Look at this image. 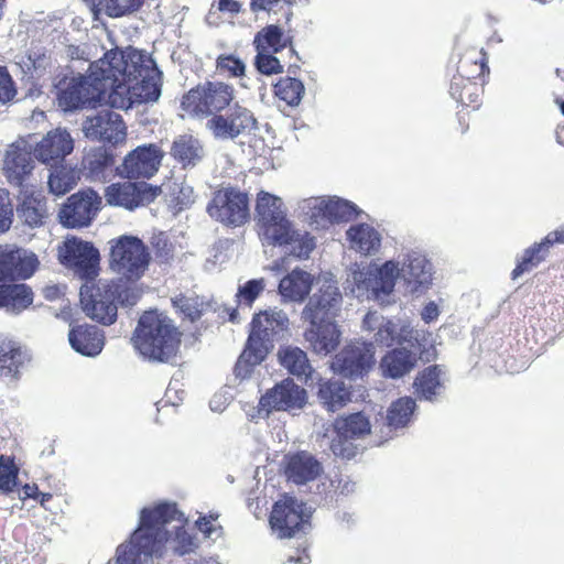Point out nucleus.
<instances>
[{
  "label": "nucleus",
  "instance_id": "e2e57ef3",
  "mask_svg": "<svg viewBox=\"0 0 564 564\" xmlns=\"http://www.w3.org/2000/svg\"><path fill=\"white\" fill-rule=\"evenodd\" d=\"M152 245L155 249L156 257L162 261H169L173 258L174 247L165 234L160 232L153 237Z\"/></svg>",
  "mask_w": 564,
  "mask_h": 564
},
{
  "label": "nucleus",
  "instance_id": "3c124183",
  "mask_svg": "<svg viewBox=\"0 0 564 564\" xmlns=\"http://www.w3.org/2000/svg\"><path fill=\"white\" fill-rule=\"evenodd\" d=\"M83 164L91 180L100 181L104 178L105 171L113 164V158L105 150H98L89 153Z\"/></svg>",
  "mask_w": 564,
  "mask_h": 564
},
{
  "label": "nucleus",
  "instance_id": "8fccbe9b",
  "mask_svg": "<svg viewBox=\"0 0 564 564\" xmlns=\"http://www.w3.org/2000/svg\"><path fill=\"white\" fill-rule=\"evenodd\" d=\"M449 93L454 99L463 105L476 106L479 102V87L471 83L469 77L467 79L463 76L455 77L451 84Z\"/></svg>",
  "mask_w": 564,
  "mask_h": 564
},
{
  "label": "nucleus",
  "instance_id": "bb28decb",
  "mask_svg": "<svg viewBox=\"0 0 564 564\" xmlns=\"http://www.w3.org/2000/svg\"><path fill=\"white\" fill-rule=\"evenodd\" d=\"M310 326L304 332L305 341L313 352L327 356L333 352L340 343L341 332L336 321L330 319H304Z\"/></svg>",
  "mask_w": 564,
  "mask_h": 564
},
{
  "label": "nucleus",
  "instance_id": "6e6d98bb",
  "mask_svg": "<svg viewBox=\"0 0 564 564\" xmlns=\"http://www.w3.org/2000/svg\"><path fill=\"white\" fill-rule=\"evenodd\" d=\"M144 0H99L109 17L118 18L137 11Z\"/></svg>",
  "mask_w": 564,
  "mask_h": 564
},
{
  "label": "nucleus",
  "instance_id": "c756f323",
  "mask_svg": "<svg viewBox=\"0 0 564 564\" xmlns=\"http://www.w3.org/2000/svg\"><path fill=\"white\" fill-rule=\"evenodd\" d=\"M323 473L322 464L310 453L299 452L286 456L284 474L289 481L305 485Z\"/></svg>",
  "mask_w": 564,
  "mask_h": 564
},
{
  "label": "nucleus",
  "instance_id": "a18cd8bd",
  "mask_svg": "<svg viewBox=\"0 0 564 564\" xmlns=\"http://www.w3.org/2000/svg\"><path fill=\"white\" fill-rule=\"evenodd\" d=\"M289 231L291 237H288L286 241L283 242H268L269 245L285 247V253L293 256L296 259L308 258L312 250L315 248L314 238L307 234L301 235L294 230L292 224L289 225Z\"/></svg>",
  "mask_w": 564,
  "mask_h": 564
},
{
  "label": "nucleus",
  "instance_id": "a19ab883",
  "mask_svg": "<svg viewBox=\"0 0 564 564\" xmlns=\"http://www.w3.org/2000/svg\"><path fill=\"white\" fill-rule=\"evenodd\" d=\"M28 360V354L15 344H0V375L17 378Z\"/></svg>",
  "mask_w": 564,
  "mask_h": 564
},
{
  "label": "nucleus",
  "instance_id": "58836bf2",
  "mask_svg": "<svg viewBox=\"0 0 564 564\" xmlns=\"http://www.w3.org/2000/svg\"><path fill=\"white\" fill-rule=\"evenodd\" d=\"M318 399L327 411L335 412L350 401V391L343 381L328 380L319 386Z\"/></svg>",
  "mask_w": 564,
  "mask_h": 564
},
{
  "label": "nucleus",
  "instance_id": "bf43d9fd",
  "mask_svg": "<svg viewBox=\"0 0 564 564\" xmlns=\"http://www.w3.org/2000/svg\"><path fill=\"white\" fill-rule=\"evenodd\" d=\"M274 54L275 53L272 52L257 51L254 65L259 73L264 75H273L283 72V66L281 65L279 58L274 56Z\"/></svg>",
  "mask_w": 564,
  "mask_h": 564
},
{
  "label": "nucleus",
  "instance_id": "a211bd4d",
  "mask_svg": "<svg viewBox=\"0 0 564 564\" xmlns=\"http://www.w3.org/2000/svg\"><path fill=\"white\" fill-rule=\"evenodd\" d=\"M373 365V345L370 343H351L334 357L330 367L336 373L357 379L367 375Z\"/></svg>",
  "mask_w": 564,
  "mask_h": 564
},
{
  "label": "nucleus",
  "instance_id": "0eeeda50",
  "mask_svg": "<svg viewBox=\"0 0 564 564\" xmlns=\"http://www.w3.org/2000/svg\"><path fill=\"white\" fill-rule=\"evenodd\" d=\"M401 278L399 262L393 260L386 261L379 267H369L360 269L355 264L348 274L347 283L351 285V292L356 296H362L367 293L380 302H384V297L389 296L395 286V281Z\"/></svg>",
  "mask_w": 564,
  "mask_h": 564
},
{
  "label": "nucleus",
  "instance_id": "4be33fe9",
  "mask_svg": "<svg viewBox=\"0 0 564 564\" xmlns=\"http://www.w3.org/2000/svg\"><path fill=\"white\" fill-rule=\"evenodd\" d=\"M305 402L306 391L293 380L285 379L261 397L258 412L262 416H268L273 410L301 409Z\"/></svg>",
  "mask_w": 564,
  "mask_h": 564
},
{
  "label": "nucleus",
  "instance_id": "37998d69",
  "mask_svg": "<svg viewBox=\"0 0 564 564\" xmlns=\"http://www.w3.org/2000/svg\"><path fill=\"white\" fill-rule=\"evenodd\" d=\"M415 408V401L409 397H403L392 402L387 411L388 427L390 430L405 427L411 421Z\"/></svg>",
  "mask_w": 564,
  "mask_h": 564
},
{
  "label": "nucleus",
  "instance_id": "0e129e2a",
  "mask_svg": "<svg viewBox=\"0 0 564 564\" xmlns=\"http://www.w3.org/2000/svg\"><path fill=\"white\" fill-rule=\"evenodd\" d=\"M17 90L6 67L0 66V102L6 104L14 98Z\"/></svg>",
  "mask_w": 564,
  "mask_h": 564
},
{
  "label": "nucleus",
  "instance_id": "69168bd1",
  "mask_svg": "<svg viewBox=\"0 0 564 564\" xmlns=\"http://www.w3.org/2000/svg\"><path fill=\"white\" fill-rule=\"evenodd\" d=\"M218 518V514H209L199 517L196 521V525L199 531L204 533L206 538L215 539L218 532V528L214 524V521Z\"/></svg>",
  "mask_w": 564,
  "mask_h": 564
},
{
  "label": "nucleus",
  "instance_id": "13d9d810",
  "mask_svg": "<svg viewBox=\"0 0 564 564\" xmlns=\"http://www.w3.org/2000/svg\"><path fill=\"white\" fill-rule=\"evenodd\" d=\"M173 304L192 322L198 319L204 310V302L197 296L180 295L173 299Z\"/></svg>",
  "mask_w": 564,
  "mask_h": 564
},
{
  "label": "nucleus",
  "instance_id": "b1692460",
  "mask_svg": "<svg viewBox=\"0 0 564 564\" xmlns=\"http://www.w3.org/2000/svg\"><path fill=\"white\" fill-rule=\"evenodd\" d=\"M32 152V147L24 140L13 142L4 150L2 172L11 185L22 187L31 175L34 170Z\"/></svg>",
  "mask_w": 564,
  "mask_h": 564
},
{
  "label": "nucleus",
  "instance_id": "f704fd0d",
  "mask_svg": "<svg viewBox=\"0 0 564 564\" xmlns=\"http://www.w3.org/2000/svg\"><path fill=\"white\" fill-rule=\"evenodd\" d=\"M171 154L183 167H189L197 165L204 159L205 150L198 138L182 134L173 141Z\"/></svg>",
  "mask_w": 564,
  "mask_h": 564
},
{
  "label": "nucleus",
  "instance_id": "cd10ccee",
  "mask_svg": "<svg viewBox=\"0 0 564 564\" xmlns=\"http://www.w3.org/2000/svg\"><path fill=\"white\" fill-rule=\"evenodd\" d=\"M156 195L145 183H118L106 188L105 198L111 206L123 207L132 210L149 203Z\"/></svg>",
  "mask_w": 564,
  "mask_h": 564
},
{
  "label": "nucleus",
  "instance_id": "603ef678",
  "mask_svg": "<svg viewBox=\"0 0 564 564\" xmlns=\"http://www.w3.org/2000/svg\"><path fill=\"white\" fill-rule=\"evenodd\" d=\"M171 200L180 206V209L189 207L195 202V193L193 186L185 181L175 180L170 185Z\"/></svg>",
  "mask_w": 564,
  "mask_h": 564
},
{
  "label": "nucleus",
  "instance_id": "dca6fc26",
  "mask_svg": "<svg viewBox=\"0 0 564 564\" xmlns=\"http://www.w3.org/2000/svg\"><path fill=\"white\" fill-rule=\"evenodd\" d=\"M63 264L74 270L82 279L93 280L99 271V251L90 243L77 238L66 239L59 247Z\"/></svg>",
  "mask_w": 564,
  "mask_h": 564
},
{
  "label": "nucleus",
  "instance_id": "c9c22d12",
  "mask_svg": "<svg viewBox=\"0 0 564 564\" xmlns=\"http://www.w3.org/2000/svg\"><path fill=\"white\" fill-rule=\"evenodd\" d=\"M278 357L282 367L290 373L307 382L312 379L313 368L308 361L307 355L299 347H283L279 350Z\"/></svg>",
  "mask_w": 564,
  "mask_h": 564
},
{
  "label": "nucleus",
  "instance_id": "39448f33",
  "mask_svg": "<svg viewBox=\"0 0 564 564\" xmlns=\"http://www.w3.org/2000/svg\"><path fill=\"white\" fill-rule=\"evenodd\" d=\"M109 269L121 281L137 282L148 271L151 254L144 242L130 235H122L109 242Z\"/></svg>",
  "mask_w": 564,
  "mask_h": 564
},
{
  "label": "nucleus",
  "instance_id": "79ce46f5",
  "mask_svg": "<svg viewBox=\"0 0 564 564\" xmlns=\"http://www.w3.org/2000/svg\"><path fill=\"white\" fill-rule=\"evenodd\" d=\"M48 175L47 186L50 193L55 196H63L72 191L79 180L76 170L66 165H54Z\"/></svg>",
  "mask_w": 564,
  "mask_h": 564
},
{
  "label": "nucleus",
  "instance_id": "5fc2aeb1",
  "mask_svg": "<svg viewBox=\"0 0 564 564\" xmlns=\"http://www.w3.org/2000/svg\"><path fill=\"white\" fill-rule=\"evenodd\" d=\"M18 467L9 456L0 455V491H12L17 486Z\"/></svg>",
  "mask_w": 564,
  "mask_h": 564
},
{
  "label": "nucleus",
  "instance_id": "680f3d73",
  "mask_svg": "<svg viewBox=\"0 0 564 564\" xmlns=\"http://www.w3.org/2000/svg\"><path fill=\"white\" fill-rule=\"evenodd\" d=\"M13 217V208L10 194L7 189L0 188V234L10 229Z\"/></svg>",
  "mask_w": 564,
  "mask_h": 564
},
{
  "label": "nucleus",
  "instance_id": "4c0bfd02",
  "mask_svg": "<svg viewBox=\"0 0 564 564\" xmlns=\"http://www.w3.org/2000/svg\"><path fill=\"white\" fill-rule=\"evenodd\" d=\"M33 303V292L25 284L2 285L0 308L10 314H20Z\"/></svg>",
  "mask_w": 564,
  "mask_h": 564
},
{
  "label": "nucleus",
  "instance_id": "2eb2a0df",
  "mask_svg": "<svg viewBox=\"0 0 564 564\" xmlns=\"http://www.w3.org/2000/svg\"><path fill=\"white\" fill-rule=\"evenodd\" d=\"M364 328L373 333L376 343L382 346H391L393 343L403 345L409 343L411 347L419 344V332L414 330L409 323L397 319L392 321L378 314L369 312L362 322Z\"/></svg>",
  "mask_w": 564,
  "mask_h": 564
},
{
  "label": "nucleus",
  "instance_id": "393cba45",
  "mask_svg": "<svg viewBox=\"0 0 564 564\" xmlns=\"http://www.w3.org/2000/svg\"><path fill=\"white\" fill-rule=\"evenodd\" d=\"M37 267L34 252L15 246L0 247V280L29 279Z\"/></svg>",
  "mask_w": 564,
  "mask_h": 564
},
{
  "label": "nucleus",
  "instance_id": "774afa93",
  "mask_svg": "<svg viewBox=\"0 0 564 564\" xmlns=\"http://www.w3.org/2000/svg\"><path fill=\"white\" fill-rule=\"evenodd\" d=\"M64 286L58 284H48L43 288L42 292L46 300L54 301L64 294Z\"/></svg>",
  "mask_w": 564,
  "mask_h": 564
},
{
  "label": "nucleus",
  "instance_id": "052dcab7",
  "mask_svg": "<svg viewBox=\"0 0 564 564\" xmlns=\"http://www.w3.org/2000/svg\"><path fill=\"white\" fill-rule=\"evenodd\" d=\"M216 68L220 74L240 77L245 75V63L235 55H220L216 61Z\"/></svg>",
  "mask_w": 564,
  "mask_h": 564
},
{
  "label": "nucleus",
  "instance_id": "f257e3e1",
  "mask_svg": "<svg viewBox=\"0 0 564 564\" xmlns=\"http://www.w3.org/2000/svg\"><path fill=\"white\" fill-rule=\"evenodd\" d=\"M184 514L175 503L161 502L140 511L139 525L130 540L121 543L107 564H153L154 558L170 553L194 552L197 539L187 532Z\"/></svg>",
  "mask_w": 564,
  "mask_h": 564
},
{
  "label": "nucleus",
  "instance_id": "ddd939ff",
  "mask_svg": "<svg viewBox=\"0 0 564 564\" xmlns=\"http://www.w3.org/2000/svg\"><path fill=\"white\" fill-rule=\"evenodd\" d=\"M316 284L317 291L303 308L302 318L336 321L341 310L343 296L335 276L324 272L318 275Z\"/></svg>",
  "mask_w": 564,
  "mask_h": 564
},
{
  "label": "nucleus",
  "instance_id": "de8ad7c7",
  "mask_svg": "<svg viewBox=\"0 0 564 564\" xmlns=\"http://www.w3.org/2000/svg\"><path fill=\"white\" fill-rule=\"evenodd\" d=\"M267 354V348H259L254 344L247 341V346L235 366L236 377L241 380L250 378L253 368L265 358Z\"/></svg>",
  "mask_w": 564,
  "mask_h": 564
},
{
  "label": "nucleus",
  "instance_id": "9b49d317",
  "mask_svg": "<svg viewBox=\"0 0 564 564\" xmlns=\"http://www.w3.org/2000/svg\"><path fill=\"white\" fill-rule=\"evenodd\" d=\"M258 121L253 112L239 102L227 112L213 116L206 122V130L218 141H235L251 134L257 129Z\"/></svg>",
  "mask_w": 564,
  "mask_h": 564
},
{
  "label": "nucleus",
  "instance_id": "ea45409f",
  "mask_svg": "<svg viewBox=\"0 0 564 564\" xmlns=\"http://www.w3.org/2000/svg\"><path fill=\"white\" fill-rule=\"evenodd\" d=\"M415 392L421 399L433 401L444 390V379L440 366L423 370L414 381Z\"/></svg>",
  "mask_w": 564,
  "mask_h": 564
},
{
  "label": "nucleus",
  "instance_id": "4d7b16f0",
  "mask_svg": "<svg viewBox=\"0 0 564 564\" xmlns=\"http://www.w3.org/2000/svg\"><path fill=\"white\" fill-rule=\"evenodd\" d=\"M264 279H252L238 288L237 299L240 305L250 307L256 299L264 291Z\"/></svg>",
  "mask_w": 564,
  "mask_h": 564
},
{
  "label": "nucleus",
  "instance_id": "7ed1b4c3",
  "mask_svg": "<svg viewBox=\"0 0 564 564\" xmlns=\"http://www.w3.org/2000/svg\"><path fill=\"white\" fill-rule=\"evenodd\" d=\"M134 348L150 361L173 362L181 345V333L163 313L145 312L132 338Z\"/></svg>",
  "mask_w": 564,
  "mask_h": 564
},
{
  "label": "nucleus",
  "instance_id": "f03ea898",
  "mask_svg": "<svg viewBox=\"0 0 564 564\" xmlns=\"http://www.w3.org/2000/svg\"><path fill=\"white\" fill-rule=\"evenodd\" d=\"M121 58V65L111 63L108 102L112 108L127 110L134 104L154 102L161 96V72L151 56L135 48L110 50ZM111 62H113L111 59Z\"/></svg>",
  "mask_w": 564,
  "mask_h": 564
},
{
  "label": "nucleus",
  "instance_id": "49530a36",
  "mask_svg": "<svg viewBox=\"0 0 564 564\" xmlns=\"http://www.w3.org/2000/svg\"><path fill=\"white\" fill-rule=\"evenodd\" d=\"M256 51L278 53L286 46L283 30L274 24L261 29L253 39Z\"/></svg>",
  "mask_w": 564,
  "mask_h": 564
},
{
  "label": "nucleus",
  "instance_id": "9d476101",
  "mask_svg": "<svg viewBox=\"0 0 564 564\" xmlns=\"http://www.w3.org/2000/svg\"><path fill=\"white\" fill-rule=\"evenodd\" d=\"M256 213L261 224V236L264 243L283 242L291 237L290 220L282 199L273 194L261 191L258 193Z\"/></svg>",
  "mask_w": 564,
  "mask_h": 564
},
{
  "label": "nucleus",
  "instance_id": "864d4df0",
  "mask_svg": "<svg viewBox=\"0 0 564 564\" xmlns=\"http://www.w3.org/2000/svg\"><path fill=\"white\" fill-rule=\"evenodd\" d=\"M23 66L32 75L41 76L51 65V57L41 47L30 50L26 59L22 61Z\"/></svg>",
  "mask_w": 564,
  "mask_h": 564
},
{
  "label": "nucleus",
  "instance_id": "f8f14e48",
  "mask_svg": "<svg viewBox=\"0 0 564 564\" xmlns=\"http://www.w3.org/2000/svg\"><path fill=\"white\" fill-rule=\"evenodd\" d=\"M207 213L226 226H241L250 217L248 195L235 187H223L214 193Z\"/></svg>",
  "mask_w": 564,
  "mask_h": 564
},
{
  "label": "nucleus",
  "instance_id": "6ab92c4d",
  "mask_svg": "<svg viewBox=\"0 0 564 564\" xmlns=\"http://www.w3.org/2000/svg\"><path fill=\"white\" fill-rule=\"evenodd\" d=\"M101 207V197L90 188L73 194L58 213L64 226L86 227L96 217Z\"/></svg>",
  "mask_w": 564,
  "mask_h": 564
},
{
  "label": "nucleus",
  "instance_id": "2f4dec72",
  "mask_svg": "<svg viewBox=\"0 0 564 564\" xmlns=\"http://www.w3.org/2000/svg\"><path fill=\"white\" fill-rule=\"evenodd\" d=\"M421 340L414 345L413 350L405 347L395 348L387 352L380 361V369L384 377L398 379L409 373L415 366L417 354L421 350Z\"/></svg>",
  "mask_w": 564,
  "mask_h": 564
},
{
  "label": "nucleus",
  "instance_id": "7c9ffc66",
  "mask_svg": "<svg viewBox=\"0 0 564 564\" xmlns=\"http://www.w3.org/2000/svg\"><path fill=\"white\" fill-rule=\"evenodd\" d=\"M346 240L350 250L370 257L379 252L382 235L372 225L359 223L351 225L346 231Z\"/></svg>",
  "mask_w": 564,
  "mask_h": 564
},
{
  "label": "nucleus",
  "instance_id": "e433bc0d",
  "mask_svg": "<svg viewBox=\"0 0 564 564\" xmlns=\"http://www.w3.org/2000/svg\"><path fill=\"white\" fill-rule=\"evenodd\" d=\"M19 219L31 228L42 226L48 217L46 200L40 195L25 194L17 207Z\"/></svg>",
  "mask_w": 564,
  "mask_h": 564
},
{
  "label": "nucleus",
  "instance_id": "338daca9",
  "mask_svg": "<svg viewBox=\"0 0 564 564\" xmlns=\"http://www.w3.org/2000/svg\"><path fill=\"white\" fill-rule=\"evenodd\" d=\"M440 315V307L434 301H430L425 304L421 312V317L425 323L435 321Z\"/></svg>",
  "mask_w": 564,
  "mask_h": 564
},
{
  "label": "nucleus",
  "instance_id": "c03bdc74",
  "mask_svg": "<svg viewBox=\"0 0 564 564\" xmlns=\"http://www.w3.org/2000/svg\"><path fill=\"white\" fill-rule=\"evenodd\" d=\"M550 245L545 243V238L534 243L532 247L525 249L519 258L517 267L512 271V279L516 280L525 272H530L536 268L549 254Z\"/></svg>",
  "mask_w": 564,
  "mask_h": 564
},
{
  "label": "nucleus",
  "instance_id": "09e8293b",
  "mask_svg": "<svg viewBox=\"0 0 564 564\" xmlns=\"http://www.w3.org/2000/svg\"><path fill=\"white\" fill-rule=\"evenodd\" d=\"M274 93L278 98L285 101L289 106H297L305 93V87L300 79L293 77H283L274 86Z\"/></svg>",
  "mask_w": 564,
  "mask_h": 564
},
{
  "label": "nucleus",
  "instance_id": "20e7f679",
  "mask_svg": "<svg viewBox=\"0 0 564 564\" xmlns=\"http://www.w3.org/2000/svg\"><path fill=\"white\" fill-rule=\"evenodd\" d=\"M111 59L121 65V58L116 53H106L104 57L89 66L87 76L72 78L61 88L57 95L58 106L64 111H72L87 106H95L109 95V87L113 86V78L109 75Z\"/></svg>",
  "mask_w": 564,
  "mask_h": 564
},
{
  "label": "nucleus",
  "instance_id": "f3484780",
  "mask_svg": "<svg viewBox=\"0 0 564 564\" xmlns=\"http://www.w3.org/2000/svg\"><path fill=\"white\" fill-rule=\"evenodd\" d=\"M115 293L107 282L80 288V304L88 317L104 325L112 324L117 318Z\"/></svg>",
  "mask_w": 564,
  "mask_h": 564
},
{
  "label": "nucleus",
  "instance_id": "423d86ee",
  "mask_svg": "<svg viewBox=\"0 0 564 564\" xmlns=\"http://www.w3.org/2000/svg\"><path fill=\"white\" fill-rule=\"evenodd\" d=\"M235 98L234 86L224 82H206L184 95L181 106L189 117L209 119L230 107Z\"/></svg>",
  "mask_w": 564,
  "mask_h": 564
},
{
  "label": "nucleus",
  "instance_id": "4468645a",
  "mask_svg": "<svg viewBox=\"0 0 564 564\" xmlns=\"http://www.w3.org/2000/svg\"><path fill=\"white\" fill-rule=\"evenodd\" d=\"M312 508L292 497H285L274 503L270 525L279 538H291L299 531H305Z\"/></svg>",
  "mask_w": 564,
  "mask_h": 564
},
{
  "label": "nucleus",
  "instance_id": "1a4fd4ad",
  "mask_svg": "<svg viewBox=\"0 0 564 564\" xmlns=\"http://www.w3.org/2000/svg\"><path fill=\"white\" fill-rule=\"evenodd\" d=\"M370 434L369 417L362 412L338 416L333 423L330 451L336 456L350 459L360 448V442Z\"/></svg>",
  "mask_w": 564,
  "mask_h": 564
},
{
  "label": "nucleus",
  "instance_id": "5701e85b",
  "mask_svg": "<svg viewBox=\"0 0 564 564\" xmlns=\"http://www.w3.org/2000/svg\"><path fill=\"white\" fill-rule=\"evenodd\" d=\"M289 324V317L281 308L273 307L260 311L252 318L248 341L259 348H267L268 352L272 347L273 337L286 330Z\"/></svg>",
  "mask_w": 564,
  "mask_h": 564
},
{
  "label": "nucleus",
  "instance_id": "473e14b6",
  "mask_svg": "<svg viewBox=\"0 0 564 564\" xmlns=\"http://www.w3.org/2000/svg\"><path fill=\"white\" fill-rule=\"evenodd\" d=\"M68 340L75 351L83 356L95 357L104 348L105 335L97 326L79 325L69 330Z\"/></svg>",
  "mask_w": 564,
  "mask_h": 564
},
{
  "label": "nucleus",
  "instance_id": "aec40b11",
  "mask_svg": "<svg viewBox=\"0 0 564 564\" xmlns=\"http://www.w3.org/2000/svg\"><path fill=\"white\" fill-rule=\"evenodd\" d=\"M164 156L155 144H144L129 152L117 166V174L126 178H150L158 171Z\"/></svg>",
  "mask_w": 564,
  "mask_h": 564
},
{
  "label": "nucleus",
  "instance_id": "72a5a7b5",
  "mask_svg": "<svg viewBox=\"0 0 564 564\" xmlns=\"http://www.w3.org/2000/svg\"><path fill=\"white\" fill-rule=\"evenodd\" d=\"M313 285L311 273L294 269L279 283V293L284 302H303L310 294Z\"/></svg>",
  "mask_w": 564,
  "mask_h": 564
},
{
  "label": "nucleus",
  "instance_id": "c85d7f7f",
  "mask_svg": "<svg viewBox=\"0 0 564 564\" xmlns=\"http://www.w3.org/2000/svg\"><path fill=\"white\" fill-rule=\"evenodd\" d=\"M401 270V279L412 294H423L432 285V264L425 256L412 251L404 259Z\"/></svg>",
  "mask_w": 564,
  "mask_h": 564
},
{
  "label": "nucleus",
  "instance_id": "412c9836",
  "mask_svg": "<svg viewBox=\"0 0 564 564\" xmlns=\"http://www.w3.org/2000/svg\"><path fill=\"white\" fill-rule=\"evenodd\" d=\"M83 132L91 140L113 145L124 142L127 138V127L121 116L108 109L87 117L83 122Z\"/></svg>",
  "mask_w": 564,
  "mask_h": 564
},
{
  "label": "nucleus",
  "instance_id": "6e6552de",
  "mask_svg": "<svg viewBox=\"0 0 564 564\" xmlns=\"http://www.w3.org/2000/svg\"><path fill=\"white\" fill-rule=\"evenodd\" d=\"M300 208L314 229H327L333 224L354 220L361 213L357 205L337 196L311 197L303 200Z\"/></svg>",
  "mask_w": 564,
  "mask_h": 564
},
{
  "label": "nucleus",
  "instance_id": "a878e982",
  "mask_svg": "<svg viewBox=\"0 0 564 564\" xmlns=\"http://www.w3.org/2000/svg\"><path fill=\"white\" fill-rule=\"evenodd\" d=\"M74 150V139L66 129L48 131L33 148L34 158L47 166L59 164Z\"/></svg>",
  "mask_w": 564,
  "mask_h": 564
}]
</instances>
